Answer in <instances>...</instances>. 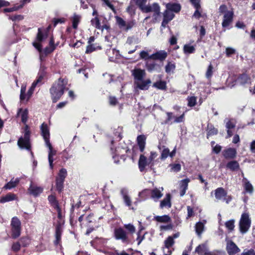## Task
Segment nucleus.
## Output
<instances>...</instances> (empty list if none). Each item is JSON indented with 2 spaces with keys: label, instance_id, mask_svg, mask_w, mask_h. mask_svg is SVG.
I'll use <instances>...</instances> for the list:
<instances>
[{
  "label": "nucleus",
  "instance_id": "a211bd4d",
  "mask_svg": "<svg viewBox=\"0 0 255 255\" xmlns=\"http://www.w3.org/2000/svg\"><path fill=\"white\" fill-rule=\"evenodd\" d=\"M151 81L149 79L144 80L143 79L137 82H134L136 87L142 90H147Z\"/></svg>",
  "mask_w": 255,
  "mask_h": 255
},
{
  "label": "nucleus",
  "instance_id": "4c0bfd02",
  "mask_svg": "<svg viewBox=\"0 0 255 255\" xmlns=\"http://www.w3.org/2000/svg\"><path fill=\"white\" fill-rule=\"evenodd\" d=\"M165 72L168 74L173 73L175 69V64L174 63L168 62L167 64L166 65Z\"/></svg>",
  "mask_w": 255,
  "mask_h": 255
},
{
  "label": "nucleus",
  "instance_id": "603ef678",
  "mask_svg": "<svg viewBox=\"0 0 255 255\" xmlns=\"http://www.w3.org/2000/svg\"><path fill=\"white\" fill-rule=\"evenodd\" d=\"M67 175V171L64 168H62L58 173L57 177H56L58 179H62L64 180L66 176Z\"/></svg>",
  "mask_w": 255,
  "mask_h": 255
},
{
  "label": "nucleus",
  "instance_id": "b1692460",
  "mask_svg": "<svg viewBox=\"0 0 255 255\" xmlns=\"http://www.w3.org/2000/svg\"><path fill=\"white\" fill-rule=\"evenodd\" d=\"M41 134L45 140V143L49 140V130L46 124L43 123L41 126Z\"/></svg>",
  "mask_w": 255,
  "mask_h": 255
},
{
  "label": "nucleus",
  "instance_id": "58836bf2",
  "mask_svg": "<svg viewBox=\"0 0 255 255\" xmlns=\"http://www.w3.org/2000/svg\"><path fill=\"white\" fill-rule=\"evenodd\" d=\"M54 41L53 39H51L49 42V45L48 47H46L44 49V53L46 55L52 52L55 48V46L54 44Z\"/></svg>",
  "mask_w": 255,
  "mask_h": 255
},
{
  "label": "nucleus",
  "instance_id": "7ed1b4c3",
  "mask_svg": "<svg viewBox=\"0 0 255 255\" xmlns=\"http://www.w3.org/2000/svg\"><path fill=\"white\" fill-rule=\"evenodd\" d=\"M135 1L140 9L144 12H154V16L155 20L160 13V7L158 4L154 3L152 5H145L147 0H131Z\"/></svg>",
  "mask_w": 255,
  "mask_h": 255
},
{
  "label": "nucleus",
  "instance_id": "338daca9",
  "mask_svg": "<svg viewBox=\"0 0 255 255\" xmlns=\"http://www.w3.org/2000/svg\"><path fill=\"white\" fill-rule=\"evenodd\" d=\"M236 52V49L233 48L228 47L226 48V54L227 57H230L233 54H235Z\"/></svg>",
  "mask_w": 255,
  "mask_h": 255
},
{
  "label": "nucleus",
  "instance_id": "8fccbe9b",
  "mask_svg": "<svg viewBox=\"0 0 255 255\" xmlns=\"http://www.w3.org/2000/svg\"><path fill=\"white\" fill-rule=\"evenodd\" d=\"M92 25L95 27L96 28L99 29L101 27L100 22L99 18L98 16H95V18H93L91 20Z\"/></svg>",
  "mask_w": 255,
  "mask_h": 255
},
{
  "label": "nucleus",
  "instance_id": "4be33fe9",
  "mask_svg": "<svg viewBox=\"0 0 255 255\" xmlns=\"http://www.w3.org/2000/svg\"><path fill=\"white\" fill-rule=\"evenodd\" d=\"M223 155L226 159H233L237 154L236 150L233 148H229L223 150Z\"/></svg>",
  "mask_w": 255,
  "mask_h": 255
},
{
  "label": "nucleus",
  "instance_id": "774afa93",
  "mask_svg": "<svg viewBox=\"0 0 255 255\" xmlns=\"http://www.w3.org/2000/svg\"><path fill=\"white\" fill-rule=\"evenodd\" d=\"M240 230L242 233H246L250 227V224H239Z\"/></svg>",
  "mask_w": 255,
  "mask_h": 255
},
{
  "label": "nucleus",
  "instance_id": "c756f323",
  "mask_svg": "<svg viewBox=\"0 0 255 255\" xmlns=\"http://www.w3.org/2000/svg\"><path fill=\"white\" fill-rule=\"evenodd\" d=\"M152 221L160 223H168L170 222V218L168 215H163L161 216H154Z\"/></svg>",
  "mask_w": 255,
  "mask_h": 255
},
{
  "label": "nucleus",
  "instance_id": "20e7f679",
  "mask_svg": "<svg viewBox=\"0 0 255 255\" xmlns=\"http://www.w3.org/2000/svg\"><path fill=\"white\" fill-rule=\"evenodd\" d=\"M214 192L215 197L218 200H223L227 204L232 200V197L230 196H228L227 192L222 187L218 188L214 191Z\"/></svg>",
  "mask_w": 255,
  "mask_h": 255
},
{
  "label": "nucleus",
  "instance_id": "e433bc0d",
  "mask_svg": "<svg viewBox=\"0 0 255 255\" xmlns=\"http://www.w3.org/2000/svg\"><path fill=\"white\" fill-rule=\"evenodd\" d=\"M195 51V47L193 45H191L190 44H185L183 47V51L186 54L193 53Z\"/></svg>",
  "mask_w": 255,
  "mask_h": 255
},
{
  "label": "nucleus",
  "instance_id": "bf43d9fd",
  "mask_svg": "<svg viewBox=\"0 0 255 255\" xmlns=\"http://www.w3.org/2000/svg\"><path fill=\"white\" fill-rule=\"evenodd\" d=\"M145 66L147 70L151 72L155 70L156 64L153 62H147Z\"/></svg>",
  "mask_w": 255,
  "mask_h": 255
},
{
  "label": "nucleus",
  "instance_id": "0eeeda50",
  "mask_svg": "<svg viewBox=\"0 0 255 255\" xmlns=\"http://www.w3.org/2000/svg\"><path fill=\"white\" fill-rule=\"evenodd\" d=\"M26 85H22L21 87L19 100L20 103L24 105L27 104L31 97L30 94L26 92Z\"/></svg>",
  "mask_w": 255,
  "mask_h": 255
},
{
  "label": "nucleus",
  "instance_id": "72a5a7b5",
  "mask_svg": "<svg viewBox=\"0 0 255 255\" xmlns=\"http://www.w3.org/2000/svg\"><path fill=\"white\" fill-rule=\"evenodd\" d=\"M166 8L171 11L175 12H179L181 9L180 4L177 3H168L166 5Z\"/></svg>",
  "mask_w": 255,
  "mask_h": 255
},
{
  "label": "nucleus",
  "instance_id": "5fc2aeb1",
  "mask_svg": "<svg viewBox=\"0 0 255 255\" xmlns=\"http://www.w3.org/2000/svg\"><path fill=\"white\" fill-rule=\"evenodd\" d=\"M29 243V240L27 238H23L20 239L19 242L17 243V251L18 250V246H26Z\"/></svg>",
  "mask_w": 255,
  "mask_h": 255
},
{
  "label": "nucleus",
  "instance_id": "0e129e2a",
  "mask_svg": "<svg viewBox=\"0 0 255 255\" xmlns=\"http://www.w3.org/2000/svg\"><path fill=\"white\" fill-rule=\"evenodd\" d=\"M213 67L212 64H210L208 67L207 71L206 72V77L208 79H210L213 74Z\"/></svg>",
  "mask_w": 255,
  "mask_h": 255
},
{
  "label": "nucleus",
  "instance_id": "09e8293b",
  "mask_svg": "<svg viewBox=\"0 0 255 255\" xmlns=\"http://www.w3.org/2000/svg\"><path fill=\"white\" fill-rule=\"evenodd\" d=\"M204 224H195V229L196 234L198 236H200L203 232L204 231L205 227Z\"/></svg>",
  "mask_w": 255,
  "mask_h": 255
},
{
  "label": "nucleus",
  "instance_id": "c03bdc74",
  "mask_svg": "<svg viewBox=\"0 0 255 255\" xmlns=\"http://www.w3.org/2000/svg\"><path fill=\"white\" fill-rule=\"evenodd\" d=\"M16 186V179L13 178L9 182L6 184L3 187V189L10 190Z\"/></svg>",
  "mask_w": 255,
  "mask_h": 255
},
{
  "label": "nucleus",
  "instance_id": "37998d69",
  "mask_svg": "<svg viewBox=\"0 0 255 255\" xmlns=\"http://www.w3.org/2000/svg\"><path fill=\"white\" fill-rule=\"evenodd\" d=\"M174 17V13L170 10L167 9L163 13V18L171 21Z\"/></svg>",
  "mask_w": 255,
  "mask_h": 255
},
{
  "label": "nucleus",
  "instance_id": "69168bd1",
  "mask_svg": "<svg viewBox=\"0 0 255 255\" xmlns=\"http://www.w3.org/2000/svg\"><path fill=\"white\" fill-rule=\"evenodd\" d=\"M14 26H15V24H13V26H12V30L11 31L9 32V37L13 39L12 41L9 42V43L10 44L14 43L15 42V37L16 36V33H15V28H14Z\"/></svg>",
  "mask_w": 255,
  "mask_h": 255
},
{
  "label": "nucleus",
  "instance_id": "423d86ee",
  "mask_svg": "<svg viewBox=\"0 0 255 255\" xmlns=\"http://www.w3.org/2000/svg\"><path fill=\"white\" fill-rule=\"evenodd\" d=\"M47 37V35L44 34L40 28L38 29V33L36 38L35 41L33 42V46L37 49L39 52L41 51V45L40 42H41L44 39Z\"/></svg>",
  "mask_w": 255,
  "mask_h": 255
},
{
  "label": "nucleus",
  "instance_id": "49530a36",
  "mask_svg": "<svg viewBox=\"0 0 255 255\" xmlns=\"http://www.w3.org/2000/svg\"><path fill=\"white\" fill-rule=\"evenodd\" d=\"M188 101V106L192 107L196 105L197 103V98L195 96L188 97L187 99Z\"/></svg>",
  "mask_w": 255,
  "mask_h": 255
},
{
  "label": "nucleus",
  "instance_id": "f257e3e1",
  "mask_svg": "<svg viewBox=\"0 0 255 255\" xmlns=\"http://www.w3.org/2000/svg\"><path fill=\"white\" fill-rule=\"evenodd\" d=\"M17 117L20 119L21 122L25 125L22 128L23 136H21L18 139L17 144L21 149H24L29 150L31 148L30 142V131L28 126L26 125V123L28 118V111L27 109H20L17 114Z\"/></svg>",
  "mask_w": 255,
  "mask_h": 255
},
{
  "label": "nucleus",
  "instance_id": "ddd939ff",
  "mask_svg": "<svg viewBox=\"0 0 255 255\" xmlns=\"http://www.w3.org/2000/svg\"><path fill=\"white\" fill-rule=\"evenodd\" d=\"M174 244L173 238L172 236H169L168 238L164 241L165 247L163 248V252L165 255H170L171 251L169 250V248Z\"/></svg>",
  "mask_w": 255,
  "mask_h": 255
},
{
  "label": "nucleus",
  "instance_id": "412c9836",
  "mask_svg": "<svg viewBox=\"0 0 255 255\" xmlns=\"http://www.w3.org/2000/svg\"><path fill=\"white\" fill-rule=\"evenodd\" d=\"M163 190V188L161 187L160 189L158 188H154L151 190H150V194L151 198L155 201H157L160 199L163 195L162 191Z\"/></svg>",
  "mask_w": 255,
  "mask_h": 255
},
{
  "label": "nucleus",
  "instance_id": "13d9d810",
  "mask_svg": "<svg viewBox=\"0 0 255 255\" xmlns=\"http://www.w3.org/2000/svg\"><path fill=\"white\" fill-rule=\"evenodd\" d=\"M157 153L154 151H151L150 152V156L147 158L148 159V161L150 162L152 165L154 166V159L157 157Z\"/></svg>",
  "mask_w": 255,
  "mask_h": 255
},
{
  "label": "nucleus",
  "instance_id": "1a4fd4ad",
  "mask_svg": "<svg viewBox=\"0 0 255 255\" xmlns=\"http://www.w3.org/2000/svg\"><path fill=\"white\" fill-rule=\"evenodd\" d=\"M16 6L15 4L13 5L12 7L4 8L2 10V12L5 13V15L10 20L13 21L16 20Z\"/></svg>",
  "mask_w": 255,
  "mask_h": 255
},
{
  "label": "nucleus",
  "instance_id": "4d7b16f0",
  "mask_svg": "<svg viewBox=\"0 0 255 255\" xmlns=\"http://www.w3.org/2000/svg\"><path fill=\"white\" fill-rule=\"evenodd\" d=\"M45 76V73L44 72H41L39 73L37 79L34 81L33 83H36V85L41 84L42 81L43 80L44 77Z\"/></svg>",
  "mask_w": 255,
  "mask_h": 255
},
{
  "label": "nucleus",
  "instance_id": "79ce46f5",
  "mask_svg": "<svg viewBox=\"0 0 255 255\" xmlns=\"http://www.w3.org/2000/svg\"><path fill=\"white\" fill-rule=\"evenodd\" d=\"M81 16L79 15L74 14L72 20V26L74 29H76L78 27V25L80 22Z\"/></svg>",
  "mask_w": 255,
  "mask_h": 255
},
{
  "label": "nucleus",
  "instance_id": "3c124183",
  "mask_svg": "<svg viewBox=\"0 0 255 255\" xmlns=\"http://www.w3.org/2000/svg\"><path fill=\"white\" fill-rule=\"evenodd\" d=\"M218 133V129L215 128L212 126H208V133L207 136H211L214 134H216Z\"/></svg>",
  "mask_w": 255,
  "mask_h": 255
},
{
  "label": "nucleus",
  "instance_id": "e2e57ef3",
  "mask_svg": "<svg viewBox=\"0 0 255 255\" xmlns=\"http://www.w3.org/2000/svg\"><path fill=\"white\" fill-rule=\"evenodd\" d=\"M149 194H150V190L148 189H144L139 193V196L141 198V200H144Z\"/></svg>",
  "mask_w": 255,
  "mask_h": 255
},
{
  "label": "nucleus",
  "instance_id": "aec40b11",
  "mask_svg": "<svg viewBox=\"0 0 255 255\" xmlns=\"http://www.w3.org/2000/svg\"><path fill=\"white\" fill-rule=\"evenodd\" d=\"M47 147L49 148L48 152V161L49 163V166L51 169H52L53 167V156L56 154V151L53 150L52 146L50 142V141H47V143H45Z\"/></svg>",
  "mask_w": 255,
  "mask_h": 255
},
{
  "label": "nucleus",
  "instance_id": "2eb2a0df",
  "mask_svg": "<svg viewBox=\"0 0 255 255\" xmlns=\"http://www.w3.org/2000/svg\"><path fill=\"white\" fill-rule=\"evenodd\" d=\"M196 252L200 255H213L208 250L206 243L199 245L195 250Z\"/></svg>",
  "mask_w": 255,
  "mask_h": 255
},
{
  "label": "nucleus",
  "instance_id": "6ab92c4d",
  "mask_svg": "<svg viewBox=\"0 0 255 255\" xmlns=\"http://www.w3.org/2000/svg\"><path fill=\"white\" fill-rule=\"evenodd\" d=\"M167 53L165 51L160 50L150 55L149 58L151 59L160 60L162 61L167 57Z\"/></svg>",
  "mask_w": 255,
  "mask_h": 255
},
{
  "label": "nucleus",
  "instance_id": "a878e982",
  "mask_svg": "<svg viewBox=\"0 0 255 255\" xmlns=\"http://www.w3.org/2000/svg\"><path fill=\"white\" fill-rule=\"evenodd\" d=\"M195 8L196 10L193 14V16L196 18L199 19L201 16V14L199 11L200 5L198 0H190Z\"/></svg>",
  "mask_w": 255,
  "mask_h": 255
},
{
  "label": "nucleus",
  "instance_id": "680f3d73",
  "mask_svg": "<svg viewBox=\"0 0 255 255\" xmlns=\"http://www.w3.org/2000/svg\"><path fill=\"white\" fill-rule=\"evenodd\" d=\"M171 167V171L177 172L181 170V165L179 163L171 164L169 165Z\"/></svg>",
  "mask_w": 255,
  "mask_h": 255
},
{
  "label": "nucleus",
  "instance_id": "864d4df0",
  "mask_svg": "<svg viewBox=\"0 0 255 255\" xmlns=\"http://www.w3.org/2000/svg\"><path fill=\"white\" fill-rule=\"evenodd\" d=\"M239 80L242 84H246L250 83V78L247 74H243L241 75Z\"/></svg>",
  "mask_w": 255,
  "mask_h": 255
},
{
  "label": "nucleus",
  "instance_id": "bb28decb",
  "mask_svg": "<svg viewBox=\"0 0 255 255\" xmlns=\"http://www.w3.org/2000/svg\"><path fill=\"white\" fill-rule=\"evenodd\" d=\"M242 182L245 191L250 194L252 193L253 192L254 188L248 179L245 177H243Z\"/></svg>",
  "mask_w": 255,
  "mask_h": 255
},
{
  "label": "nucleus",
  "instance_id": "9d476101",
  "mask_svg": "<svg viewBox=\"0 0 255 255\" xmlns=\"http://www.w3.org/2000/svg\"><path fill=\"white\" fill-rule=\"evenodd\" d=\"M132 75L133 76L135 82L141 81L145 76L146 73L144 70L140 68H135L131 71Z\"/></svg>",
  "mask_w": 255,
  "mask_h": 255
},
{
  "label": "nucleus",
  "instance_id": "dca6fc26",
  "mask_svg": "<svg viewBox=\"0 0 255 255\" xmlns=\"http://www.w3.org/2000/svg\"><path fill=\"white\" fill-rule=\"evenodd\" d=\"M225 122L226 123V128L227 129L228 136L227 137H230L233 135V132L231 129L234 128L235 127L236 122L234 119H226L225 120Z\"/></svg>",
  "mask_w": 255,
  "mask_h": 255
},
{
  "label": "nucleus",
  "instance_id": "f3484780",
  "mask_svg": "<svg viewBox=\"0 0 255 255\" xmlns=\"http://www.w3.org/2000/svg\"><path fill=\"white\" fill-rule=\"evenodd\" d=\"M28 192L30 194L34 197H36L39 195L43 192V188L41 187L33 185L31 183L28 188Z\"/></svg>",
  "mask_w": 255,
  "mask_h": 255
},
{
  "label": "nucleus",
  "instance_id": "5701e85b",
  "mask_svg": "<svg viewBox=\"0 0 255 255\" xmlns=\"http://www.w3.org/2000/svg\"><path fill=\"white\" fill-rule=\"evenodd\" d=\"M190 182V180L188 178H186L181 180L179 182V186L180 189V196H183L185 195L186 191L188 188V183Z\"/></svg>",
  "mask_w": 255,
  "mask_h": 255
},
{
  "label": "nucleus",
  "instance_id": "7c9ffc66",
  "mask_svg": "<svg viewBox=\"0 0 255 255\" xmlns=\"http://www.w3.org/2000/svg\"><path fill=\"white\" fill-rule=\"evenodd\" d=\"M137 141L139 149L141 152H142L145 147V137L143 135H140L137 136Z\"/></svg>",
  "mask_w": 255,
  "mask_h": 255
},
{
  "label": "nucleus",
  "instance_id": "393cba45",
  "mask_svg": "<svg viewBox=\"0 0 255 255\" xmlns=\"http://www.w3.org/2000/svg\"><path fill=\"white\" fill-rule=\"evenodd\" d=\"M63 232V227L61 224H58L56 227L55 231V240L54 241L55 245H57L60 244L61 241V235Z\"/></svg>",
  "mask_w": 255,
  "mask_h": 255
},
{
  "label": "nucleus",
  "instance_id": "c85d7f7f",
  "mask_svg": "<svg viewBox=\"0 0 255 255\" xmlns=\"http://www.w3.org/2000/svg\"><path fill=\"white\" fill-rule=\"evenodd\" d=\"M171 196L169 194H167L165 198L162 200L160 202V206L161 208L164 207H167L168 208H170L171 206V204L170 202Z\"/></svg>",
  "mask_w": 255,
  "mask_h": 255
},
{
  "label": "nucleus",
  "instance_id": "c9c22d12",
  "mask_svg": "<svg viewBox=\"0 0 255 255\" xmlns=\"http://www.w3.org/2000/svg\"><path fill=\"white\" fill-rule=\"evenodd\" d=\"M111 51V50H110L109 51L107 52L108 55H110V53ZM112 51L113 54L114 55V56H111L109 55V60L111 61L116 62L117 60V59H118L119 58V57H120L119 51L115 49H112Z\"/></svg>",
  "mask_w": 255,
  "mask_h": 255
},
{
  "label": "nucleus",
  "instance_id": "f03ea898",
  "mask_svg": "<svg viewBox=\"0 0 255 255\" xmlns=\"http://www.w3.org/2000/svg\"><path fill=\"white\" fill-rule=\"evenodd\" d=\"M67 81L64 79H59L50 89L49 91L53 102H56L64 93L66 89Z\"/></svg>",
  "mask_w": 255,
  "mask_h": 255
},
{
  "label": "nucleus",
  "instance_id": "052dcab7",
  "mask_svg": "<svg viewBox=\"0 0 255 255\" xmlns=\"http://www.w3.org/2000/svg\"><path fill=\"white\" fill-rule=\"evenodd\" d=\"M223 227H225L227 229H228L230 232L232 231L235 226L234 224H221L220 226L219 229V230H221L222 232H223L222 228Z\"/></svg>",
  "mask_w": 255,
  "mask_h": 255
},
{
  "label": "nucleus",
  "instance_id": "39448f33",
  "mask_svg": "<svg viewBox=\"0 0 255 255\" xmlns=\"http://www.w3.org/2000/svg\"><path fill=\"white\" fill-rule=\"evenodd\" d=\"M114 237L116 240H121L124 243H128L129 242L127 233L121 228L115 229Z\"/></svg>",
  "mask_w": 255,
  "mask_h": 255
},
{
  "label": "nucleus",
  "instance_id": "6e6d98bb",
  "mask_svg": "<svg viewBox=\"0 0 255 255\" xmlns=\"http://www.w3.org/2000/svg\"><path fill=\"white\" fill-rule=\"evenodd\" d=\"M64 180L62 179H59L56 178V188L57 190L59 192L61 191L63 188V183Z\"/></svg>",
  "mask_w": 255,
  "mask_h": 255
},
{
  "label": "nucleus",
  "instance_id": "a19ab883",
  "mask_svg": "<svg viewBox=\"0 0 255 255\" xmlns=\"http://www.w3.org/2000/svg\"><path fill=\"white\" fill-rule=\"evenodd\" d=\"M227 167L231 170H235L239 168V164L236 161H232L227 163Z\"/></svg>",
  "mask_w": 255,
  "mask_h": 255
},
{
  "label": "nucleus",
  "instance_id": "ea45409f",
  "mask_svg": "<svg viewBox=\"0 0 255 255\" xmlns=\"http://www.w3.org/2000/svg\"><path fill=\"white\" fill-rule=\"evenodd\" d=\"M153 87L160 90H165L166 88V83L165 81H157L153 84Z\"/></svg>",
  "mask_w": 255,
  "mask_h": 255
},
{
  "label": "nucleus",
  "instance_id": "4468645a",
  "mask_svg": "<svg viewBox=\"0 0 255 255\" xmlns=\"http://www.w3.org/2000/svg\"><path fill=\"white\" fill-rule=\"evenodd\" d=\"M233 11H227L224 15L222 26L228 27L233 21Z\"/></svg>",
  "mask_w": 255,
  "mask_h": 255
},
{
  "label": "nucleus",
  "instance_id": "6e6552de",
  "mask_svg": "<svg viewBox=\"0 0 255 255\" xmlns=\"http://www.w3.org/2000/svg\"><path fill=\"white\" fill-rule=\"evenodd\" d=\"M226 250L229 255H234L240 252V249L231 240H227Z\"/></svg>",
  "mask_w": 255,
  "mask_h": 255
},
{
  "label": "nucleus",
  "instance_id": "9b49d317",
  "mask_svg": "<svg viewBox=\"0 0 255 255\" xmlns=\"http://www.w3.org/2000/svg\"><path fill=\"white\" fill-rule=\"evenodd\" d=\"M113 154V158L114 159L115 163H118L119 161L118 157H122L127 152V149L126 148H122L120 146L117 147L115 151H113V148H111Z\"/></svg>",
  "mask_w": 255,
  "mask_h": 255
},
{
  "label": "nucleus",
  "instance_id": "473e14b6",
  "mask_svg": "<svg viewBox=\"0 0 255 255\" xmlns=\"http://www.w3.org/2000/svg\"><path fill=\"white\" fill-rule=\"evenodd\" d=\"M116 22L120 28H125L128 30L130 28V26H127L126 21L121 17L116 16L115 17Z\"/></svg>",
  "mask_w": 255,
  "mask_h": 255
},
{
  "label": "nucleus",
  "instance_id": "f704fd0d",
  "mask_svg": "<svg viewBox=\"0 0 255 255\" xmlns=\"http://www.w3.org/2000/svg\"><path fill=\"white\" fill-rule=\"evenodd\" d=\"M138 229L139 230L137 233V237L136 240L138 241L137 245H139L144 238L145 234H142V231L144 230V228L141 226V224H139Z\"/></svg>",
  "mask_w": 255,
  "mask_h": 255
},
{
  "label": "nucleus",
  "instance_id": "f8f14e48",
  "mask_svg": "<svg viewBox=\"0 0 255 255\" xmlns=\"http://www.w3.org/2000/svg\"><path fill=\"white\" fill-rule=\"evenodd\" d=\"M148 166L152 167V164L148 161V159L143 155H140L138 160V167L140 171L144 170L146 166Z\"/></svg>",
  "mask_w": 255,
  "mask_h": 255
},
{
  "label": "nucleus",
  "instance_id": "a18cd8bd",
  "mask_svg": "<svg viewBox=\"0 0 255 255\" xmlns=\"http://www.w3.org/2000/svg\"><path fill=\"white\" fill-rule=\"evenodd\" d=\"M251 222L248 213H244L242 215L240 223H251Z\"/></svg>",
  "mask_w": 255,
  "mask_h": 255
},
{
  "label": "nucleus",
  "instance_id": "cd10ccee",
  "mask_svg": "<svg viewBox=\"0 0 255 255\" xmlns=\"http://www.w3.org/2000/svg\"><path fill=\"white\" fill-rule=\"evenodd\" d=\"M16 199V196L15 194L9 193L5 195V196H3L0 198V203H5L6 202H8L11 201H13Z\"/></svg>",
  "mask_w": 255,
  "mask_h": 255
},
{
  "label": "nucleus",
  "instance_id": "de8ad7c7",
  "mask_svg": "<svg viewBox=\"0 0 255 255\" xmlns=\"http://www.w3.org/2000/svg\"><path fill=\"white\" fill-rule=\"evenodd\" d=\"M48 199L52 206H53L55 208L59 207L58 203L54 195H51L49 196Z\"/></svg>",
  "mask_w": 255,
  "mask_h": 255
},
{
  "label": "nucleus",
  "instance_id": "2f4dec72",
  "mask_svg": "<svg viewBox=\"0 0 255 255\" xmlns=\"http://www.w3.org/2000/svg\"><path fill=\"white\" fill-rule=\"evenodd\" d=\"M121 192L123 196L124 203L126 206L128 207L129 209L133 210V208H130L131 205V201L130 197L127 195L126 190L123 189L122 190Z\"/></svg>",
  "mask_w": 255,
  "mask_h": 255
}]
</instances>
